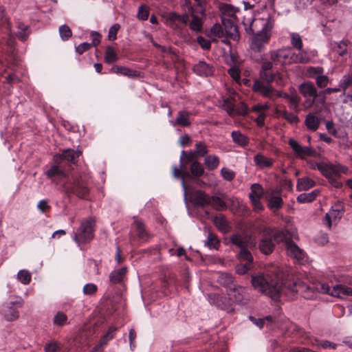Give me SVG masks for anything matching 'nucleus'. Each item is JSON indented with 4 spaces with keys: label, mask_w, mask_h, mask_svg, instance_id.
Masks as SVG:
<instances>
[{
    "label": "nucleus",
    "mask_w": 352,
    "mask_h": 352,
    "mask_svg": "<svg viewBox=\"0 0 352 352\" xmlns=\"http://www.w3.org/2000/svg\"><path fill=\"white\" fill-rule=\"evenodd\" d=\"M276 279H266L263 274L252 275V286L261 292L267 294L274 300H278L282 293L286 295L300 294L305 296L304 293L309 290V287L299 279H288L283 283L282 276L276 273Z\"/></svg>",
    "instance_id": "1"
},
{
    "label": "nucleus",
    "mask_w": 352,
    "mask_h": 352,
    "mask_svg": "<svg viewBox=\"0 0 352 352\" xmlns=\"http://www.w3.org/2000/svg\"><path fill=\"white\" fill-rule=\"evenodd\" d=\"M243 24L246 26L245 23ZM273 27L274 21L270 16L255 18L248 27H245L246 33L252 34L250 47L253 51L259 52L263 50L272 36Z\"/></svg>",
    "instance_id": "2"
},
{
    "label": "nucleus",
    "mask_w": 352,
    "mask_h": 352,
    "mask_svg": "<svg viewBox=\"0 0 352 352\" xmlns=\"http://www.w3.org/2000/svg\"><path fill=\"white\" fill-rule=\"evenodd\" d=\"M265 230H267V232L260 240L258 248L263 254L267 255L271 254L275 248L272 239L277 242H280L283 240L285 235L280 231L270 232V229H265Z\"/></svg>",
    "instance_id": "3"
},
{
    "label": "nucleus",
    "mask_w": 352,
    "mask_h": 352,
    "mask_svg": "<svg viewBox=\"0 0 352 352\" xmlns=\"http://www.w3.org/2000/svg\"><path fill=\"white\" fill-rule=\"evenodd\" d=\"M65 189L68 192L73 193L80 199H87L89 195L88 184L82 177L74 178L72 184L65 186Z\"/></svg>",
    "instance_id": "4"
},
{
    "label": "nucleus",
    "mask_w": 352,
    "mask_h": 352,
    "mask_svg": "<svg viewBox=\"0 0 352 352\" xmlns=\"http://www.w3.org/2000/svg\"><path fill=\"white\" fill-rule=\"evenodd\" d=\"M94 225L95 221L92 218L82 221L75 234L74 240L78 243H82L87 240L92 239L94 238Z\"/></svg>",
    "instance_id": "5"
},
{
    "label": "nucleus",
    "mask_w": 352,
    "mask_h": 352,
    "mask_svg": "<svg viewBox=\"0 0 352 352\" xmlns=\"http://www.w3.org/2000/svg\"><path fill=\"white\" fill-rule=\"evenodd\" d=\"M316 168L328 180L333 177H339L341 173H345L347 171V168L340 164L320 162L316 164Z\"/></svg>",
    "instance_id": "6"
},
{
    "label": "nucleus",
    "mask_w": 352,
    "mask_h": 352,
    "mask_svg": "<svg viewBox=\"0 0 352 352\" xmlns=\"http://www.w3.org/2000/svg\"><path fill=\"white\" fill-rule=\"evenodd\" d=\"M230 300L239 304H247L250 300V296L246 293L244 287L235 285L227 291Z\"/></svg>",
    "instance_id": "7"
},
{
    "label": "nucleus",
    "mask_w": 352,
    "mask_h": 352,
    "mask_svg": "<svg viewBox=\"0 0 352 352\" xmlns=\"http://www.w3.org/2000/svg\"><path fill=\"white\" fill-rule=\"evenodd\" d=\"M299 91L304 98H307L306 102L312 106L318 98L317 89L311 82H306L299 86Z\"/></svg>",
    "instance_id": "8"
},
{
    "label": "nucleus",
    "mask_w": 352,
    "mask_h": 352,
    "mask_svg": "<svg viewBox=\"0 0 352 352\" xmlns=\"http://www.w3.org/2000/svg\"><path fill=\"white\" fill-rule=\"evenodd\" d=\"M289 145L292 148L295 154L302 159L307 156H314L316 153V151L312 147L302 146L294 139H289Z\"/></svg>",
    "instance_id": "9"
},
{
    "label": "nucleus",
    "mask_w": 352,
    "mask_h": 352,
    "mask_svg": "<svg viewBox=\"0 0 352 352\" xmlns=\"http://www.w3.org/2000/svg\"><path fill=\"white\" fill-rule=\"evenodd\" d=\"M230 241L232 245L239 248L240 250L245 248H254L256 245V243L252 241L250 237L239 234H232L230 237Z\"/></svg>",
    "instance_id": "10"
},
{
    "label": "nucleus",
    "mask_w": 352,
    "mask_h": 352,
    "mask_svg": "<svg viewBox=\"0 0 352 352\" xmlns=\"http://www.w3.org/2000/svg\"><path fill=\"white\" fill-rule=\"evenodd\" d=\"M222 25L223 26V31L225 35L234 40H237L239 38V34L237 31V27L234 23L232 19L230 18L223 17L221 19Z\"/></svg>",
    "instance_id": "11"
},
{
    "label": "nucleus",
    "mask_w": 352,
    "mask_h": 352,
    "mask_svg": "<svg viewBox=\"0 0 352 352\" xmlns=\"http://www.w3.org/2000/svg\"><path fill=\"white\" fill-rule=\"evenodd\" d=\"M285 245L287 254L298 260L302 261L305 258V254L292 239L285 241Z\"/></svg>",
    "instance_id": "12"
},
{
    "label": "nucleus",
    "mask_w": 352,
    "mask_h": 352,
    "mask_svg": "<svg viewBox=\"0 0 352 352\" xmlns=\"http://www.w3.org/2000/svg\"><path fill=\"white\" fill-rule=\"evenodd\" d=\"M189 11L192 16V20L189 23L190 29L196 32H201L203 29V18L205 16V10L200 11L201 16L195 14L192 7L189 8Z\"/></svg>",
    "instance_id": "13"
},
{
    "label": "nucleus",
    "mask_w": 352,
    "mask_h": 352,
    "mask_svg": "<svg viewBox=\"0 0 352 352\" xmlns=\"http://www.w3.org/2000/svg\"><path fill=\"white\" fill-rule=\"evenodd\" d=\"M253 90L255 92L261 94L267 98H272L275 92V89L271 84L265 83L261 80H255L253 85Z\"/></svg>",
    "instance_id": "14"
},
{
    "label": "nucleus",
    "mask_w": 352,
    "mask_h": 352,
    "mask_svg": "<svg viewBox=\"0 0 352 352\" xmlns=\"http://www.w3.org/2000/svg\"><path fill=\"white\" fill-rule=\"evenodd\" d=\"M13 305H16L19 307L22 306L21 301L11 302L10 304L5 306L3 309V315L5 318L8 321H13L19 317V311L13 307Z\"/></svg>",
    "instance_id": "15"
},
{
    "label": "nucleus",
    "mask_w": 352,
    "mask_h": 352,
    "mask_svg": "<svg viewBox=\"0 0 352 352\" xmlns=\"http://www.w3.org/2000/svg\"><path fill=\"white\" fill-rule=\"evenodd\" d=\"M192 69L197 75L204 77L212 76L214 72L213 66L204 61H199L194 65Z\"/></svg>",
    "instance_id": "16"
},
{
    "label": "nucleus",
    "mask_w": 352,
    "mask_h": 352,
    "mask_svg": "<svg viewBox=\"0 0 352 352\" xmlns=\"http://www.w3.org/2000/svg\"><path fill=\"white\" fill-rule=\"evenodd\" d=\"M209 299L210 302L214 304L216 306L221 309L228 310L229 305L227 298L219 294H209Z\"/></svg>",
    "instance_id": "17"
},
{
    "label": "nucleus",
    "mask_w": 352,
    "mask_h": 352,
    "mask_svg": "<svg viewBox=\"0 0 352 352\" xmlns=\"http://www.w3.org/2000/svg\"><path fill=\"white\" fill-rule=\"evenodd\" d=\"M210 196L201 190H197L194 194V204L195 206L205 207L209 206Z\"/></svg>",
    "instance_id": "18"
},
{
    "label": "nucleus",
    "mask_w": 352,
    "mask_h": 352,
    "mask_svg": "<svg viewBox=\"0 0 352 352\" xmlns=\"http://www.w3.org/2000/svg\"><path fill=\"white\" fill-rule=\"evenodd\" d=\"M111 72L116 73V74H120L124 76H126L129 77H139L140 76V72L131 69L130 68L120 66V65H113L111 69Z\"/></svg>",
    "instance_id": "19"
},
{
    "label": "nucleus",
    "mask_w": 352,
    "mask_h": 352,
    "mask_svg": "<svg viewBox=\"0 0 352 352\" xmlns=\"http://www.w3.org/2000/svg\"><path fill=\"white\" fill-rule=\"evenodd\" d=\"M207 36L211 38L213 42H217V38H223L225 33L222 26L219 23H215L210 29Z\"/></svg>",
    "instance_id": "20"
},
{
    "label": "nucleus",
    "mask_w": 352,
    "mask_h": 352,
    "mask_svg": "<svg viewBox=\"0 0 352 352\" xmlns=\"http://www.w3.org/2000/svg\"><path fill=\"white\" fill-rule=\"evenodd\" d=\"M81 155V151H74L72 148H68L63 151V153L59 155L58 157L61 160H65L68 162L75 164L77 158Z\"/></svg>",
    "instance_id": "21"
},
{
    "label": "nucleus",
    "mask_w": 352,
    "mask_h": 352,
    "mask_svg": "<svg viewBox=\"0 0 352 352\" xmlns=\"http://www.w3.org/2000/svg\"><path fill=\"white\" fill-rule=\"evenodd\" d=\"M127 272V267H124L117 270L113 271L109 275L110 281L113 284L121 283Z\"/></svg>",
    "instance_id": "22"
},
{
    "label": "nucleus",
    "mask_w": 352,
    "mask_h": 352,
    "mask_svg": "<svg viewBox=\"0 0 352 352\" xmlns=\"http://www.w3.org/2000/svg\"><path fill=\"white\" fill-rule=\"evenodd\" d=\"M320 192L319 190L315 189L310 192L302 193L298 196L297 201L300 204L310 203L316 199Z\"/></svg>",
    "instance_id": "23"
},
{
    "label": "nucleus",
    "mask_w": 352,
    "mask_h": 352,
    "mask_svg": "<svg viewBox=\"0 0 352 352\" xmlns=\"http://www.w3.org/2000/svg\"><path fill=\"white\" fill-rule=\"evenodd\" d=\"M190 113L186 111H180L178 112V116L176 118L175 122L173 123L174 126H188L190 124V122L189 121Z\"/></svg>",
    "instance_id": "24"
},
{
    "label": "nucleus",
    "mask_w": 352,
    "mask_h": 352,
    "mask_svg": "<svg viewBox=\"0 0 352 352\" xmlns=\"http://www.w3.org/2000/svg\"><path fill=\"white\" fill-rule=\"evenodd\" d=\"M305 124L309 130L316 131L320 126V120L315 115L309 113L305 118Z\"/></svg>",
    "instance_id": "25"
},
{
    "label": "nucleus",
    "mask_w": 352,
    "mask_h": 352,
    "mask_svg": "<svg viewBox=\"0 0 352 352\" xmlns=\"http://www.w3.org/2000/svg\"><path fill=\"white\" fill-rule=\"evenodd\" d=\"M316 185V182L311 179L305 177L298 179L296 189L298 191L307 190L309 188L314 187Z\"/></svg>",
    "instance_id": "26"
},
{
    "label": "nucleus",
    "mask_w": 352,
    "mask_h": 352,
    "mask_svg": "<svg viewBox=\"0 0 352 352\" xmlns=\"http://www.w3.org/2000/svg\"><path fill=\"white\" fill-rule=\"evenodd\" d=\"M255 164L261 168H270L273 165L274 160L258 153L254 156Z\"/></svg>",
    "instance_id": "27"
},
{
    "label": "nucleus",
    "mask_w": 352,
    "mask_h": 352,
    "mask_svg": "<svg viewBox=\"0 0 352 352\" xmlns=\"http://www.w3.org/2000/svg\"><path fill=\"white\" fill-rule=\"evenodd\" d=\"M17 28L19 30L16 34L18 38L21 41H25L30 34L29 25H26L22 22H19Z\"/></svg>",
    "instance_id": "28"
},
{
    "label": "nucleus",
    "mask_w": 352,
    "mask_h": 352,
    "mask_svg": "<svg viewBox=\"0 0 352 352\" xmlns=\"http://www.w3.org/2000/svg\"><path fill=\"white\" fill-rule=\"evenodd\" d=\"M209 205L218 211H222L227 208L226 202L220 197L216 196L210 197Z\"/></svg>",
    "instance_id": "29"
},
{
    "label": "nucleus",
    "mask_w": 352,
    "mask_h": 352,
    "mask_svg": "<svg viewBox=\"0 0 352 352\" xmlns=\"http://www.w3.org/2000/svg\"><path fill=\"white\" fill-rule=\"evenodd\" d=\"M218 281L227 289V291L236 285L233 283V277L228 274H221Z\"/></svg>",
    "instance_id": "30"
},
{
    "label": "nucleus",
    "mask_w": 352,
    "mask_h": 352,
    "mask_svg": "<svg viewBox=\"0 0 352 352\" xmlns=\"http://www.w3.org/2000/svg\"><path fill=\"white\" fill-rule=\"evenodd\" d=\"M133 225L134 226L135 230L138 232V236L140 239H147L148 234L145 229V225L142 221L135 219Z\"/></svg>",
    "instance_id": "31"
},
{
    "label": "nucleus",
    "mask_w": 352,
    "mask_h": 352,
    "mask_svg": "<svg viewBox=\"0 0 352 352\" xmlns=\"http://www.w3.org/2000/svg\"><path fill=\"white\" fill-rule=\"evenodd\" d=\"M214 223L221 232L224 233L230 231L228 223L223 216L215 217L214 218Z\"/></svg>",
    "instance_id": "32"
},
{
    "label": "nucleus",
    "mask_w": 352,
    "mask_h": 352,
    "mask_svg": "<svg viewBox=\"0 0 352 352\" xmlns=\"http://www.w3.org/2000/svg\"><path fill=\"white\" fill-rule=\"evenodd\" d=\"M168 19L172 22H179L186 25L189 21V16L188 14L180 15L175 12H171L169 13Z\"/></svg>",
    "instance_id": "33"
},
{
    "label": "nucleus",
    "mask_w": 352,
    "mask_h": 352,
    "mask_svg": "<svg viewBox=\"0 0 352 352\" xmlns=\"http://www.w3.org/2000/svg\"><path fill=\"white\" fill-rule=\"evenodd\" d=\"M118 60V55L114 48L110 45L106 47L104 54V61L108 64L115 63Z\"/></svg>",
    "instance_id": "34"
},
{
    "label": "nucleus",
    "mask_w": 352,
    "mask_h": 352,
    "mask_svg": "<svg viewBox=\"0 0 352 352\" xmlns=\"http://www.w3.org/2000/svg\"><path fill=\"white\" fill-rule=\"evenodd\" d=\"M204 164L208 170H212L219 166V157L216 155H208L204 160Z\"/></svg>",
    "instance_id": "35"
},
{
    "label": "nucleus",
    "mask_w": 352,
    "mask_h": 352,
    "mask_svg": "<svg viewBox=\"0 0 352 352\" xmlns=\"http://www.w3.org/2000/svg\"><path fill=\"white\" fill-rule=\"evenodd\" d=\"M232 138L234 142L240 146H245L248 144V138L239 131H234L232 133Z\"/></svg>",
    "instance_id": "36"
},
{
    "label": "nucleus",
    "mask_w": 352,
    "mask_h": 352,
    "mask_svg": "<svg viewBox=\"0 0 352 352\" xmlns=\"http://www.w3.org/2000/svg\"><path fill=\"white\" fill-rule=\"evenodd\" d=\"M205 244L210 248V249H215L218 250L219 247L220 245L219 240L218 239L217 235L214 234L209 232L208 235L207 241L205 242Z\"/></svg>",
    "instance_id": "37"
},
{
    "label": "nucleus",
    "mask_w": 352,
    "mask_h": 352,
    "mask_svg": "<svg viewBox=\"0 0 352 352\" xmlns=\"http://www.w3.org/2000/svg\"><path fill=\"white\" fill-rule=\"evenodd\" d=\"M347 45H348L346 42L342 41L338 43H334L332 49L333 52L342 56L347 52Z\"/></svg>",
    "instance_id": "38"
},
{
    "label": "nucleus",
    "mask_w": 352,
    "mask_h": 352,
    "mask_svg": "<svg viewBox=\"0 0 352 352\" xmlns=\"http://www.w3.org/2000/svg\"><path fill=\"white\" fill-rule=\"evenodd\" d=\"M263 194V189L259 184H254L251 186L250 199H261Z\"/></svg>",
    "instance_id": "39"
},
{
    "label": "nucleus",
    "mask_w": 352,
    "mask_h": 352,
    "mask_svg": "<svg viewBox=\"0 0 352 352\" xmlns=\"http://www.w3.org/2000/svg\"><path fill=\"white\" fill-rule=\"evenodd\" d=\"M324 73V69L321 67H309L307 69L306 75L308 78H314L315 80L318 76Z\"/></svg>",
    "instance_id": "40"
},
{
    "label": "nucleus",
    "mask_w": 352,
    "mask_h": 352,
    "mask_svg": "<svg viewBox=\"0 0 352 352\" xmlns=\"http://www.w3.org/2000/svg\"><path fill=\"white\" fill-rule=\"evenodd\" d=\"M283 205V201L280 197L274 196L268 201V206L271 209L278 210L282 208Z\"/></svg>",
    "instance_id": "41"
},
{
    "label": "nucleus",
    "mask_w": 352,
    "mask_h": 352,
    "mask_svg": "<svg viewBox=\"0 0 352 352\" xmlns=\"http://www.w3.org/2000/svg\"><path fill=\"white\" fill-rule=\"evenodd\" d=\"M252 248H245L240 250L239 253V257L241 260L245 261L246 263H252L253 261V257L250 252V250Z\"/></svg>",
    "instance_id": "42"
},
{
    "label": "nucleus",
    "mask_w": 352,
    "mask_h": 352,
    "mask_svg": "<svg viewBox=\"0 0 352 352\" xmlns=\"http://www.w3.org/2000/svg\"><path fill=\"white\" fill-rule=\"evenodd\" d=\"M221 107L225 111H226L230 116H233L234 115V104L232 99L226 98L223 100Z\"/></svg>",
    "instance_id": "43"
},
{
    "label": "nucleus",
    "mask_w": 352,
    "mask_h": 352,
    "mask_svg": "<svg viewBox=\"0 0 352 352\" xmlns=\"http://www.w3.org/2000/svg\"><path fill=\"white\" fill-rule=\"evenodd\" d=\"M191 173L195 177H199L204 173L202 165L198 162H193L190 166Z\"/></svg>",
    "instance_id": "44"
},
{
    "label": "nucleus",
    "mask_w": 352,
    "mask_h": 352,
    "mask_svg": "<svg viewBox=\"0 0 352 352\" xmlns=\"http://www.w3.org/2000/svg\"><path fill=\"white\" fill-rule=\"evenodd\" d=\"M59 34L63 41H67L72 36V32L67 25H63L59 28Z\"/></svg>",
    "instance_id": "45"
},
{
    "label": "nucleus",
    "mask_w": 352,
    "mask_h": 352,
    "mask_svg": "<svg viewBox=\"0 0 352 352\" xmlns=\"http://www.w3.org/2000/svg\"><path fill=\"white\" fill-rule=\"evenodd\" d=\"M291 44L293 47L298 50H301L302 48V42L300 36L297 33H292L291 34Z\"/></svg>",
    "instance_id": "46"
},
{
    "label": "nucleus",
    "mask_w": 352,
    "mask_h": 352,
    "mask_svg": "<svg viewBox=\"0 0 352 352\" xmlns=\"http://www.w3.org/2000/svg\"><path fill=\"white\" fill-rule=\"evenodd\" d=\"M196 157L195 152L190 151L188 153H186L184 151L182 152L180 161L181 162L186 164L189 162H193V160Z\"/></svg>",
    "instance_id": "47"
},
{
    "label": "nucleus",
    "mask_w": 352,
    "mask_h": 352,
    "mask_svg": "<svg viewBox=\"0 0 352 352\" xmlns=\"http://www.w3.org/2000/svg\"><path fill=\"white\" fill-rule=\"evenodd\" d=\"M67 320V316L63 312L58 311L54 317L53 322L58 326L64 325Z\"/></svg>",
    "instance_id": "48"
},
{
    "label": "nucleus",
    "mask_w": 352,
    "mask_h": 352,
    "mask_svg": "<svg viewBox=\"0 0 352 352\" xmlns=\"http://www.w3.org/2000/svg\"><path fill=\"white\" fill-rule=\"evenodd\" d=\"M18 279L23 284H28L31 280V274L25 270H20L17 274Z\"/></svg>",
    "instance_id": "49"
},
{
    "label": "nucleus",
    "mask_w": 352,
    "mask_h": 352,
    "mask_svg": "<svg viewBox=\"0 0 352 352\" xmlns=\"http://www.w3.org/2000/svg\"><path fill=\"white\" fill-rule=\"evenodd\" d=\"M259 75L260 78L266 83L271 84L274 80L276 74L267 71L260 72Z\"/></svg>",
    "instance_id": "50"
},
{
    "label": "nucleus",
    "mask_w": 352,
    "mask_h": 352,
    "mask_svg": "<svg viewBox=\"0 0 352 352\" xmlns=\"http://www.w3.org/2000/svg\"><path fill=\"white\" fill-rule=\"evenodd\" d=\"M352 85V75L346 74L343 76L340 82L339 86L341 89L345 93L347 88Z\"/></svg>",
    "instance_id": "51"
},
{
    "label": "nucleus",
    "mask_w": 352,
    "mask_h": 352,
    "mask_svg": "<svg viewBox=\"0 0 352 352\" xmlns=\"http://www.w3.org/2000/svg\"><path fill=\"white\" fill-rule=\"evenodd\" d=\"M329 78L323 74L318 76L316 79V84L318 88H325L329 84Z\"/></svg>",
    "instance_id": "52"
},
{
    "label": "nucleus",
    "mask_w": 352,
    "mask_h": 352,
    "mask_svg": "<svg viewBox=\"0 0 352 352\" xmlns=\"http://www.w3.org/2000/svg\"><path fill=\"white\" fill-rule=\"evenodd\" d=\"M182 166H181L179 168H177V166H174L173 168V175L176 178H182V184L184 187L185 188V183H184V176L188 175V173L183 171Z\"/></svg>",
    "instance_id": "53"
},
{
    "label": "nucleus",
    "mask_w": 352,
    "mask_h": 352,
    "mask_svg": "<svg viewBox=\"0 0 352 352\" xmlns=\"http://www.w3.org/2000/svg\"><path fill=\"white\" fill-rule=\"evenodd\" d=\"M195 147L196 151L195 152L197 155L204 157L208 152L206 145L202 142L196 143Z\"/></svg>",
    "instance_id": "54"
},
{
    "label": "nucleus",
    "mask_w": 352,
    "mask_h": 352,
    "mask_svg": "<svg viewBox=\"0 0 352 352\" xmlns=\"http://www.w3.org/2000/svg\"><path fill=\"white\" fill-rule=\"evenodd\" d=\"M149 15L148 8L145 6H141L138 9V18L140 20H146Z\"/></svg>",
    "instance_id": "55"
},
{
    "label": "nucleus",
    "mask_w": 352,
    "mask_h": 352,
    "mask_svg": "<svg viewBox=\"0 0 352 352\" xmlns=\"http://www.w3.org/2000/svg\"><path fill=\"white\" fill-rule=\"evenodd\" d=\"M251 265H252V263H246V262H245V263L238 264L235 267L236 272L238 274L243 275L250 269Z\"/></svg>",
    "instance_id": "56"
},
{
    "label": "nucleus",
    "mask_w": 352,
    "mask_h": 352,
    "mask_svg": "<svg viewBox=\"0 0 352 352\" xmlns=\"http://www.w3.org/2000/svg\"><path fill=\"white\" fill-rule=\"evenodd\" d=\"M221 174L224 179L229 182L232 181L235 177V173L227 168H223L221 170Z\"/></svg>",
    "instance_id": "57"
},
{
    "label": "nucleus",
    "mask_w": 352,
    "mask_h": 352,
    "mask_svg": "<svg viewBox=\"0 0 352 352\" xmlns=\"http://www.w3.org/2000/svg\"><path fill=\"white\" fill-rule=\"evenodd\" d=\"M120 28V25L118 23H116L110 28L108 34V39L109 41H114L116 39V35Z\"/></svg>",
    "instance_id": "58"
},
{
    "label": "nucleus",
    "mask_w": 352,
    "mask_h": 352,
    "mask_svg": "<svg viewBox=\"0 0 352 352\" xmlns=\"http://www.w3.org/2000/svg\"><path fill=\"white\" fill-rule=\"evenodd\" d=\"M284 98L288 100L291 104H294V109L298 108V104L300 102V97L296 94L292 96L288 94H284Z\"/></svg>",
    "instance_id": "59"
},
{
    "label": "nucleus",
    "mask_w": 352,
    "mask_h": 352,
    "mask_svg": "<svg viewBox=\"0 0 352 352\" xmlns=\"http://www.w3.org/2000/svg\"><path fill=\"white\" fill-rule=\"evenodd\" d=\"M197 43L199 45L204 49L206 50H209L211 47V41L206 39L204 37L201 36H199L197 38Z\"/></svg>",
    "instance_id": "60"
},
{
    "label": "nucleus",
    "mask_w": 352,
    "mask_h": 352,
    "mask_svg": "<svg viewBox=\"0 0 352 352\" xmlns=\"http://www.w3.org/2000/svg\"><path fill=\"white\" fill-rule=\"evenodd\" d=\"M63 174H64L63 171L60 170L59 168L57 166H56V165L52 166L46 172V175H47L48 177H54L56 175H62Z\"/></svg>",
    "instance_id": "61"
},
{
    "label": "nucleus",
    "mask_w": 352,
    "mask_h": 352,
    "mask_svg": "<svg viewBox=\"0 0 352 352\" xmlns=\"http://www.w3.org/2000/svg\"><path fill=\"white\" fill-rule=\"evenodd\" d=\"M90 36L92 38V42L89 43L91 47H96L100 43L101 34L99 32L93 31Z\"/></svg>",
    "instance_id": "62"
},
{
    "label": "nucleus",
    "mask_w": 352,
    "mask_h": 352,
    "mask_svg": "<svg viewBox=\"0 0 352 352\" xmlns=\"http://www.w3.org/2000/svg\"><path fill=\"white\" fill-rule=\"evenodd\" d=\"M97 286L93 283H89L84 286L83 293L86 295H93L97 291Z\"/></svg>",
    "instance_id": "63"
},
{
    "label": "nucleus",
    "mask_w": 352,
    "mask_h": 352,
    "mask_svg": "<svg viewBox=\"0 0 352 352\" xmlns=\"http://www.w3.org/2000/svg\"><path fill=\"white\" fill-rule=\"evenodd\" d=\"M60 349V346L58 344V342H51L45 346V352H58V351Z\"/></svg>",
    "instance_id": "64"
}]
</instances>
